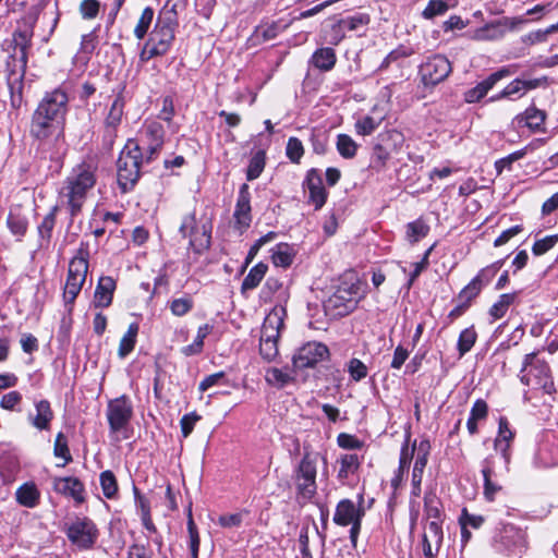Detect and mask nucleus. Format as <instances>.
Wrapping results in <instances>:
<instances>
[{
    "label": "nucleus",
    "instance_id": "nucleus-19",
    "mask_svg": "<svg viewBox=\"0 0 558 558\" xmlns=\"http://www.w3.org/2000/svg\"><path fill=\"white\" fill-rule=\"evenodd\" d=\"M303 187L307 191V203L313 205L315 210L324 207L328 198V192L324 187L320 172L312 168L306 172Z\"/></svg>",
    "mask_w": 558,
    "mask_h": 558
},
{
    "label": "nucleus",
    "instance_id": "nucleus-37",
    "mask_svg": "<svg viewBox=\"0 0 558 558\" xmlns=\"http://www.w3.org/2000/svg\"><path fill=\"white\" fill-rule=\"evenodd\" d=\"M336 60L335 50L329 47H324L313 53L311 62L315 68L322 71H329L335 66Z\"/></svg>",
    "mask_w": 558,
    "mask_h": 558
},
{
    "label": "nucleus",
    "instance_id": "nucleus-48",
    "mask_svg": "<svg viewBox=\"0 0 558 558\" xmlns=\"http://www.w3.org/2000/svg\"><path fill=\"white\" fill-rule=\"evenodd\" d=\"M154 15H155V11L151 7H146L143 10V12L135 25V28H134V36L137 39L141 40V39L145 38V36L147 35L148 29L153 23Z\"/></svg>",
    "mask_w": 558,
    "mask_h": 558
},
{
    "label": "nucleus",
    "instance_id": "nucleus-6",
    "mask_svg": "<svg viewBox=\"0 0 558 558\" xmlns=\"http://www.w3.org/2000/svg\"><path fill=\"white\" fill-rule=\"evenodd\" d=\"M318 453L305 449L304 454L294 470L293 480L298 495L306 500L312 499L317 492Z\"/></svg>",
    "mask_w": 558,
    "mask_h": 558
},
{
    "label": "nucleus",
    "instance_id": "nucleus-63",
    "mask_svg": "<svg viewBox=\"0 0 558 558\" xmlns=\"http://www.w3.org/2000/svg\"><path fill=\"white\" fill-rule=\"evenodd\" d=\"M447 10L448 4L444 0H429L422 14L425 19H433L446 13Z\"/></svg>",
    "mask_w": 558,
    "mask_h": 558
},
{
    "label": "nucleus",
    "instance_id": "nucleus-22",
    "mask_svg": "<svg viewBox=\"0 0 558 558\" xmlns=\"http://www.w3.org/2000/svg\"><path fill=\"white\" fill-rule=\"evenodd\" d=\"M534 463L541 468H553L558 465V436L547 433L539 442L534 457Z\"/></svg>",
    "mask_w": 558,
    "mask_h": 558
},
{
    "label": "nucleus",
    "instance_id": "nucleus-58",
    "mask_svg": "<svg viewBox=\"0 0 558 558\" xmlns=\"http://www.w3.org/2000/svg\"><path fill=\"white\" fill-rule=\"evenodd\" d=\"M286 154L291 162L300 163V160L304 155L302 142L298 137H290L287 143Z\"/></svg>",
    "mask_w": 558,
    "mask_h": 558
},
{
    "label": "nucleus",
    "instance_id": "nucleus-54",
    "mask_svg": "<svg viewBox=\"0 0 558 558\" xmlns=\"http://www.w3.org/2000/svg\"><path fill=\"white\" fill-rule=\"evenodd\" d=\"M413 49L412 48H409V47H405L403 45H400L399 47H397L396 49H393L392 51H390L386 57L385 59L383 60V62L380 63V65L378 66V71H384L386 69H388V66L393 63V62H397L399 61L400 59H404V58H408L410 56L413 54Z\"/></svg>",
    "mask_w": 558,
    "mask_h": 558
},
{
    "label": "nucleus",
    "instance_id": "nucleus-24",
    "mask_svg": "<svg viewBox=\"0 0 558 558\" xmlns=\"http://www.w3.org/2000/svg\"><path fill=\"white\" fill-rule=\"evenodd\" d=\"M35 413H28L29 424L38 430H49L54 413L47 399L34 400Z\"/></svg>",
    "mask_w": 558,
    "mask_h": 558
},
{
    "label": "nucleus",
    "instance_id": "nucleus-10",
    "mask_svg": "<svg viewBox=\"0 0 558 558\" xmlns=\"http://www.w3.org/2000/svg\"><path fill=\"white\" fill-rule=\"evenodd\" d=\"M403 141V135L395 130L379 134L372 153L373 168L376 170L384 169L391 154L402 146Z\"/></svg>",
    "mask_w": 558,
    "mask_h": 558
},
{
    "label": "nucleus",
    "instance_id": "nucleus-43",
    "mask_svg": "<svg viewBox=\"0 0 558 558\" xmlns=\"http://www.w3.org/2000/svg\"><path fill=\"white\" fill-rule=\"evenodd\" d=\"M138 332V325L131 324L128 331L124 333L119 343L118 355L121 359L128 356L134 349L136 343V336Z\"/></svg>",
    "mask_w": 558,
    "mask_h": 558
},
{
    "label": "nucleus",
    "instance_id": "nucleus-5",
    "mask_svg": "<svg viewBox=\"0 0 558 558\" xmlns=\"http://www.w3.org/2000/svg\"><path fill=\"white\" fill-rule=\"evenodd\" d=\"M520 374L522 384L542 389L547 395L556 392L550 367L537 353L525 354Z\"/></svg>",
    "mask_w": 558,
    "mask_h": 558
},
{
    "label": "nucleus",
    "instance_id": "nucleus-46",
    "mask_svg": "<svg viewBox=\"0 0 558 558\" xmlns=\"http://www.w3.org/2000/svg\"><path fill=\"white\" fill-rule=\"evenodd\" d=\"M336 147L341 157L352 159L357 151V144L348 134H339L337 136Z\"/></svg>",
    "mask_w": 558,
    "mask_h": 558
},
{
    "label": "nucleus",
    "instance_id": "nucleus-64",
    "mask_svg": "<svg viewBox=\"0 0 558 558\" xmlns=\"http://www.w3.org/2000/svg\"><path fill=\"white\" fill-rule=\"evenodd\" d=\"M482 287L472 279L458 294L457 300H464L468 303H472V301L481 293Z\"/></svg>",
    "mask_w": 558,
    "mask_h": 558
},
{
    "label": "nucleus",
    "instance_id": "nucleus-17",
    "mask_svg": "<svg viewBox=\"0 0 558 558\" xmlns=\"http://www.w3.org/2000/svg\"><path fill=\"white\" fill-rule=\"evenodd\" d=\"M124 106L125 100L120 92L112 101L104 122L102 143L107 148H111L116 141L118 126L121 124L124 114Z\"/></svg>",
    "mask_w": 558,
    "mask_h": 558
},
{
    "label": "nucleus",
    "instance_id": "nucleus-40",
    "mask_svg": "<svg viewBox=\"0 0 558 558\" xmlns=\"http://www.w3.org/2000/svg\"><path fill=\"white\" fill-rule=\"evenodd\" d=\"M213 327L208 324H204L198 327L197 335L194 341L181 349V353L185 356H192L199 354L204 348V340L210 333Z\"/></svg>",
    "mask_w": 558,
    "mask_h": 558
},
{
    "label": "nucleus",
    "instance_id": "nucleus-3",
    "mask_svg": "<svg viewBox=\"0 0 558 558\" xmlns=\"http://www.w3.org/2000/svg\"><path fill=\"white\" fill-rule=\"evenodd\" d=\"M35 23V17H24L21 22H19V26L16 27L12 35V43L14 45L15 51H19L20 53L19 61L21 63L20 77L14 82L9 81L11 104L13 107H19L22 100V80L27 68L28 50L32 46Z\"/></svg>",
    "mask_w": 558,
    "mask_h": 558
},
{
    "label": "nucleus",
    "instance_id": "nucleus-51",
    "mask_svg": "<svg viewBox=\"0 0 558 558\" xmlns=\"http://www.w3.org/2000/svg\"><path fill=\"white\" fill-rule=\"evenodd\" d=\"M505 259H499L493 264L482 268L478 274L473 278L482 288L487 286L502 267Z\"/></svg>",
    "mask_w": 558,
    "mask_h": 558
},
{
    "label": "nucleus",
    "instance_id": "nucleus-62",
    "mask_svg": "<svg viewBox=\"0 0 558 558\" xmlns=\"http://www.w3.org/2000/svg\"><path fill=\"white\" fill-rule=\"evenodd\" d=\"M558 242V235H548L534 242L532 252L536 256H541L551 250Z\"/></svg>",
    "mask_w": 558,
    "mask_h": 558
},
{
    "label": "nucleus",
    "instance_id": "nucleus-30",
    "mask_svg": "<svg viewBox=\"0 0 558 558\" xmlns=\"http://www.w3.org/2000/svg\"><path fill=\"white\" fill-rule=\"evenodd\" d=\"M116 281L110 276L100 277L94 293V304L96 307H108L112 303Z\"/></svg>",
    "mask_w": 558,
    "mask_h": 558
},
{
    "label": "nucleus",
    "instance_id": "nucleus-49",
    "mask_svg": "<svg viewBox=\"0 0 558 558\" xmlns=\"http://www.w3.org/2000/svg\"><path fill=\"white\" fill-rule=\"evenodd\" d=\"M476 339L477 333L473 326L465 328L460 332L457 343L460 357H462L473 348V345L476 342Z\"/></svg>",
    "mask_w": 558,
    "mask_h": 558
},
{
    "label": "nucleus",
    "instance_id": "nucleus-38",
    "mask_svg": "<svg viewBox=\"0 0 558 558\" xmlns=\"http://www.w3.org/2000/svg\"><path fill=\"white\" fill-rule=\"evenodd\" d=\"M268 266L265 263H258L253 266L241 284V292L254 290L257 288L267 272Z\"/></svg>",
    "mask_w": 558,
    "mask_h": 558
},
{
    "label": "nucleus",
    "instance_id": "nucleus-7",
    "mask_svg": "<svg viewBox=\"0 0 558 558\" xmlns=\"http://www.w3.org/2000/svg\"><path fill=\"white\" fill-rule=\"evenodd\" d=\"M360 299V283L343 280L325 302V308L333 316L343 317L356 308Z\"/></svg>",
    "mask_w": 558,
    "mask_h": 558
},
{
    "label": "nucleus",
    "instance_id": "nucleus-11",
    "mask_svg": "<svg viewBox=\"0 0 558 558\" xmlns=\"http://www.w3.org/2000/svg\"><path fill=\"white\" fill-rule=\"evenodd\" d=\"M165 128L160 122L149 121L143 126L140 141H136L145 153L147 163L151 162L159 155L165 142Z\"/></svg>",
    "mask_w": 558,
    "mask_h": 558
},
{
    "label": "nucleus",
    "instance_id": "nucleus-16",
    "mask_svg": "<svg viewBox=\"0 0 558 558\" xmlns=\"http://www.w3.org/2000/svg\"><path fill=\"white\" fill-rule=\"evenodd\" d=\"M36 109L65 122L69 111V96L62 87L45 93Z\"/></svg>",
    "mask_w": 558,
    "mask_h": 558
},
{
    "label": "nucleus",
    "instance_id": "nucleus-53",
    "mask_svg": "<svg viewBox=\"0 0 558 558\" xmlns=\"http://www.w3.org/2000/svg\"><path fill=\"white\" fill-rule=\"evenodd\" d=\"M265 379L271 386L283 388L292 380V377L280 368L271 367L266 371Z\"/></svg>",
    "mask_w": 558,
    "mask_h": 558
},
{
    "label": "nucleus",
    "instance_id": "nucleus-13",
    "mask_svg": "<svg viewBox=\"0 0 558 558\" xmlns=\"http://www.w3.org/2000/svg\"><path fill=\"white\" fill-rule=\"evenodd\" d=\"M519 71L518 64H509L501 66L494 73L489 74L485 80L477 83L476 86L464 93V101L475 104L483 99L490 89L501 80L514 75Z\"/></svg>",
    "mask_w": 558,
    "mask_h": 558
},
{
    "label": "nucleus",
    "instance_id": "nucleus-45",
    "mask_svg": "<svg viewBox=\"0 0 558 558\" xmlns=\"http://www.w3.org/2000/svg\"><path fill=\"white\" fill-rule=\"evenodd\" d=\"M266 165V153L264 150L256 151L250 159L246 169V179L253 181L257 179L265 169Z\"/></svg>",
    "mask_w": 558,
    "mask_h": 558
},
{
    "label": "nucleus",
    "instance_id": "nucleus-34",
    "mask_svg": "<svg viewBox=\"0 0 558 558\" xmlns=\"http://www.w3.org/2000/svg\"><path fill=\"white\" fill-rule=\"evenodd\" d=\"M16 501L26 508H35L40 500V492L33 482L24 483L15 492Z\"/></svg>",
    "mask_w": 558,
    "mask_h": 558
},
{
    "label": "nucleus",
    "instance_id": "nucleus-33",
    "mask_svg": "<svg viewBox=\"0 0 558 558\" xmlns=\"http://www.w3.org/2000/svg\"><path fill=\"white\" fill-rule=\"evenodd\" d=\"M57 211L58 206H53L51 210L44 217L43 221L39 223L37 230H38V247L39 248H48L52 230L56 226V219H57Z\"/></svg>",
    "mask_w": 558,
    "mask_h": 558
},
{
    "label": "nucleus",
    "instance_id": "nucleus-12",
    "mask_svg": "<svg viewBox=\"0 0 558 558\" xmlns=\"http://www.w3.org/2000/svg\"><path fill=\"white\" fill-rule=\"evenodd\" d=\"M452 71L450 61L442 54H434L420 65L418 74L424 86H436Z\"/></svg>",
    "mask_w": 558,
    "mask_h": 558
},
{
    "label": "nucleus",
    "instance_id": "nucleus-42",
    "mask_svg": "<svg viewBox=\"0 0 558 558\" xmlns=\"http://www.w3.org/2000/svg\"><path fill=\"white\" fill-rule=\"evenodd\" d=\"M360 459L355 453L343 454L340 458V469L338 471V480L342 483L351 475L354 474L360 468Z\"/></svg>",
    "mask_w": 558,
    "mask_h": 558
},
{
    "label": "nucleus",
    "instance_id": "nucleus-1",
    "mask_svg": "<svg viewBox=\"0 0 558 558\" xmlns=\"http://www.w3.org/2000/svg\"><path fill=\"white\" fill-rule=\"evenodd\" d=\"M97 165L93 160H83L73 167L65 178L60 190V198L66 205L72 217L77 216L87 198V194L94 189Z\"/></svg>",
    "mask_w": 558,
    "mask_h": 558
},
{
    "label": "nucleus",
    "instance_id": "nucleus-39",
    "mask_svg": "<svg viewBox=\"0 0 558 558\" xmlns=\"http://www.w3.org/2000/svg\"><path fill=\"white\" fill-rule=\"evenodd\" d=\"M509 469L505 471L504 461L501 459V454L498 457L496 454H490L484 459L482 462V474L483 477H492L497 478L508 473Z\"/></svg>",
    "mask_w": 558,
    "mask_h": 558
},
{
    "label": "nucleus",
    "instance_id": "nucleus-47",
    "mask_svg": "<svg viewBox=\"0 0 558 558\" xmlns=\"http://www.w3.org/2000/svg\"><path fill=\"white\" fill-rule=\"evenodd\" d=\"M279 337H268L260 333L259 353L264 360L270 362L278 355Z\"/></svg>",
    "mask_w": 558,
    "mask_h": 558
},
{
    "label": "nucleus",
    "instance_id": "nucleus-26",
    "mask_svg": "<svg viewBox=\"0 0 558 558\" xmlns=\"http://www.w3.org/2000/svg\"><path fill=\"white\" fill-rule=\"evenodd\" d=\"M547 84V77H538L531 80H523L517 77L512 80L502 90L501 96H507V99L514 100L523 97L529 90L538 88Z\"/></svg>",
    "mask_w": 558,
    "mask_h": 558
},
{
    "label": "nucleus",
    "instance_id": "nucleus-32",
    "mask_svg": "<svg viewBox=\"0 0 558 558\" xmlns=\"http://www.w3.org/2000/svg\"><path fill=\"white\" fill-rule=\"evenodd\" d=\"M213 225L209 219L202 220L199 229L190 238V247L196 253L202 254L209 248L211 242Z\"/></svg>",
    "mask_w": 558,
    "mask_h": 558
},
{
    "label": "nucleus",
    "instance_id": "nucleus-2",
    "mask_svg": "<svg viewBox=\"0 0 558 558\" xmlns=\"http://www.w3.org/2000/svg\"><path fill=\"white\" fill-rule=\"evenodd\" d=\"M64 121L53 116L44 113L43 110L35 109L32 114L29 134L33 138L40 142L46 141L53 134L54 130L58 129L57 134L50 143L51 160H60L66 155L68 144L64 134Z\"/></svg>",
    "mask_w": 558,
    "mask_h": 558
},
{
    "label": "nucleus",
    "instance_id": "nucleus-28",
    "mask_svg": "<svg viewBox=\"0 0 558 558\" xmlns=\"http://www.w3.org/2000/svg\"><path fill=\"white\" fill-rule=\"evenodd\" d=\"M53 489L64 496L73 498L76 502L84 501V484L77 477H56Z\"/></svg>",
    "mask_w": 558,
    "mask_h": 558
},
{
    "label": "nucleus",
    "instance_id": "nucleus-36",
    "mask_svg": "<svg viewBox=\"0 0 558 558\" xmlns=\"http://www.w3.org/2000/svg\"><path fill=\"white\" fill-rule=\"evenodd\" d=\"M281 31L282 27L277 22L260 24L255 28L251 41L253 45H260L275 39Z\"/></svg>",
    "mask_w": 558,
    "mask_h": 558
},
{
    "label": "nucleus",
    "instance_id": "nucleus-61",
    "mask_svg": "<svg viewBox=\"0 0 558 558\" xmlns=\"http://www.w3.org/2000/svg\"><path fill=\"white\" fill-rule=\"evenodd\" d=\"M201 223H197L195 213L187 214L183 217L179 232L183 238H191L198 229Z\"/></svg>",
    "mask_w": 558,
    "mask_h": 558
},
{
    "label": "nucleus",
    "instance_id": "nucleus-15",
    "mask_svg": "<svg viewBox=\"0 0 558 558\" xmlns=\"http://www.w3.org/2000/svg\"><path fill=\"white\" fill-rule=\"evenodd\" d=\"M329 355V349L322 342H307L302 345L293 355L292 363L294 368L304 369L314 367L318 362L324 361Z\"/></svg>",
    "mask_w": 558,
    "mask_h": 558
},
{
    "label": "nucleus",
    "instance_id": "nucleus-59",
    "mask_svg": "<svg viewBox=\"0 0 558 558\" xmlns=\"http://www.w3.org/2000/svg\"><path fill=\"white\" fill-rule=\"evenodd\" d=\"M169 307L174 316L181 317L186 315L193 308V300L191 296L173 299L169 303Z\"/></svg>",
    "mask_w": 558,
    "mask_h": 558
},
{
    "label": "nucleus",
    "instance_id": "nucleus-9",
    "mask_svg": "<svg viewBox=\"0 0 558 558\" xmlns=\"http://www.w3.org/2000/svg\"><path fill=\"white\" fill-rule=\"evenodd\" d=\"M63 532L70 543L80 550L92 549L99 536L96 524L87 517H76L74 520L64 523Z\"/></svg>",
    "mask_w": 558,
    "mask_h": 558
},
{
    "label": "nucleus",
    "instance_id": "nucleus-25",
    "mask_svg": "<svg viewBox=\"0 0 558 558\" xmlns=\"http://www.w3.org/2000/svg\"><path fill=\"white\" fill-rule=\"evenodd\" d=\"M513 437L514 435L509 427L508 420L506 417H500L498 423V435L494 441V449L496 452L501 454L505 471L508 470V465L510 464V444Z\"/></svg>",
    "mask_w": 558,
    "mask_h": 558
},
{
    "label": "nucleus",
    "instance_id": "nucleus-29",
    "mask_svg": "<svg viewBox=\"0 0 558 558\" xmlns=\"http://www.w3.org/2000/svg\"><path fill=\"white\" fill-rule=\"evenodd\" d=\"M286 316V307L282 305L274 306L264 319L260 333L268 335V337H280V331L283 328Z\"/></svg>",
    "mask_w": 558,
    "mask_h": 558
},
{
    "label": "nucleus",
    "instance_id": "nucleus-18",
    "mask_svg": "<svg viewBox=\"0 0 558 558\" xmlns=\"http://www.w3.org/2000/svg\"><path fill=\"white\" fill-rule=\"evenodd\" d=\"M175 28L173 19L161 20V16H159L147 39V45L158 49L161 56L166 54L174 40Z\"/></svg>",
    "mask_w": 558,
    "mask_h": 558
},
{
    "label": "nucleus",
    "instance_id": "nucleus-21",
    "mask_svg": "<svg viewBox=\"0 0 558 558\" xmlns=\"http://www.w3.org/2000/svg\"><path fill=\"white\" fill-rule=\"evenodd\" d=\"M234 229L241 233L246 230L252 222V207L250 186L243 183L239 189V194L233 213Z\"/></svg>",
    "mask_w": 558,
    "mask_h": 558
},
{
    "label": "nucleus",
    "instance_id": "nucleus-31",
    "mask_svg": "<svg viewBox=\"0 0 558 558\" xmlns=\"http://www.w3.org/2000/svg\"><path fill=\"white\" fill-rule=\"evenodd\" d=\"M213 225L209 219L202 220L199 229L190 238V247L196 253L202 254L209 248L211 242Z\"/></svg>",
    "mask_w": 558,
    "mask_h": 558
},
{
    "label": "nucleus",
    "instance_id": "nucleus-52",
    "mask_svg": "<svg viewBox=\"0 0 558 558\" xmlns=\"http://www.w3.org/2000/svg\"><path fill=\"white\" fill-rule=\"evenodd\" d=\"M100 486L105 497L112 499L118 493V483L113 472L107 470L99 475Z\"/></svg>",
    "mask_w": 558,
    "mask_h": 558
},
{
    "label": "nucleus",
    "instance_id": "nucleus-60",
    "mask_svg": "<svg viewBox=\"0 0 558 558\" xmlns=\"http://www.w3.org/2000/svg\"><path fill=\"white\" fill-rule=\"evenodd\" d=\"M380 124V120L371 116H365L355 122V131L359 135L372 134Z\"/></svg>",
    "mask_w": 558,
    "mask_h": 558
},
{
    "label": "nucleus",
    "instance_id": "nucleus-14",
    "mask_svg": "<svg viewBox=\"0 0 558 558\" xmlns=\"http://www.w3.org/2000/svg\"><path fill=\"white\" fill-rule=\"evenodd\" d=\"M133 416V405L125 395L116 398L108 403L107 418L111 432L117 433L123 429Z\"/></svg>",
    "mask_w": 558,
    "mask_h": 558
},
{
    "label": "nucleus",
    "instance_id": "nucleus-57",
    "mask_svg": "<svg viewBox=\"0 0 558 558\" xmlns=\"http://www.w3.org/2000/svg\"><path fill=\"white\" fill-rule=\"evenodd\" d=\"M347 372L349 373L351 379H353L354 381H360L364 379L368 374L367 366L356 357H352L348 362Z\"/></svg>",
    "mask_w": 558,
    "mask_h": 558
},
{
    "label": "nucleus",
    "instance_id": "nucleus-4",
    "mask_svg": "<svg viewBox=\"0 0 558 558\" xmlns=\"http://www.w3.org/2000/svg\"><path fill=\"white\" fill-rule=\"evenodd\" d=\"M147 163L142 147L136 140H129L117 161L118 185L122 193L135 186L141 178V168Z\"/></svg>",
    "mask_w": 558,
    "mask_h": 558
},
{
    "label": "nucleus",
    "instance_id": "nucleus-41",
    "mask_svg": "<svg viewBox=\"0 0 558 558\" xmlns=\"http://www.w3.org/2000/svg\"><path fill=\"white\" fill-rule=\"evenodd\" d=\"M428 232L429 226L422 218L411 221L405 226V239L411 244L424 239Z\"/></svg>",
    "mask_w": 558,
    "mask_h": 558
},
{
    "label": "nucleus",
    "instance_id": "nucleus-23",
    "mask_svg": "<svg viewBox=\"0 0 558 558\" xmlns=\"http://www.w3.org/2000/svg\"><path fill=\"white\" fill-rule=\"evenodd\" d=\"M444 532L440 522L430 521L422 537L423 554L425 558H436L442 545Z\"/></svg>",
    "mask_w": 558,
    "mask_h": 558
},
{
    "label": "nucleus",
    "instance_id": "nucleus-20",
    "mask_svg": "<svg viewBox=\"0 0 558 558\" xmlns=\"http://www.w3.org/2000/svg\"><path fill=\"white\" fill-rule=\"evenodd\" d=\"M363 502V494H359L357 496V506L350 499L340 500L336 507L333 522L339 526H348L355 520L363 519L365 515Z\"/></svg>",
    "mask_w": 558,
    "mask_h": 558
},
{
    "label": "nucleus",
    "instance_id": "nucleus-44",
    "mask_svg": "<svg viewBox=\"0 0 558 558\" xmlns=\"http://www.w3.org/2000/svg\"><path fill=\"white\" fill-rule=\"evenodd\" d=\"M424 511L428 519H434V521L439 522L441 517V501L434 490L425 493Z\"/></svg>",
    "mask_w": 558,
    "mask_h": 558
},
{
    "label": "nucleus",
    "instance_id": "nucleus-35",
    "mask_svg": "<svg viewBox=\"0 0 558 558\" xmlns=\"http://www.w3.org/2000/svg\"><path fill=\"white\" fill-rule=\"evenodd\" d=\"M546 113L534 106L529 107L524 112L518 114L514 120L524 124L533 132L541 131Z\"/></svg>",
    "mask_w": 558,
    "mask_h": 558
},
{
    "label": "nucleus",
    "instance_id": "nucleus-8",
    "mask_svg": "<svg viewBox=\"0 0 558 558\" xmlns=\"http://www.w3.org/2000/svg\"><path fill=\"white\" fill-rule=\"evenodd\" d=\"M88 272V252L80 248L70 260L66 281L63 290V300L66 305H72L80 294L86 281Z\"/></svg>",
    "mask_w": 558,
    "mask_h": 558
},
{
    "label": "nucleus",
    "instance_id": "nucleus-50",
    "mask_svg": "<svg viewBox=\"0 0 558 558\" xmlns=\"http://www.w3.org/2000/svg\"><path fill=\"white\" fill-rule=\"evenodd\" d=\"M369 21V15L366 13H356L339 20L340 26L344 27L347 32H357L368 25Z\"/></svg>",
    "mask_w": 558,
    "mask_h": 558
},
{
    "label": "nucleus",
    "instance_id": "nucleus-27",
    "mask_svg": "<svg viewBox=\"0 0 558 558\" xmlns=\"http://www.w3.org/2000/svg\"><path fill=\"white\" fill-rule=\"evenodd\" d=\"M514 25L515 22L513 20L504 17L476 29L474 38L477 40L500 39L505 36L507 29H512Z\"/></svg>",
    "mask_w": 558,
    "mask_h": 558
},
{
    "label": "nucleus",
    "instance_id": "nucleus-55",
    "mask_svg": "<svg viewBox=\"0 0 558 558\" xmlns=\"http://www.w3.org/2000/svg\"><path fill=\"white\" fill-rule=\"evenodd\" d=\"M53 454L57 458H62L64 460L61 466L66 465L72 461V456L68 446V438L63 433H58L54 439L53 446Z\"/></svg>",
    "mask_w": 558,
    "mask_h": 558
},
{
    "label": "nucleus",
    "instance_id": "nucleus-56",
    "mask_svg": "<svg viewBox=\"0 0 558 558\" xmlns=\"http://www.w3.org/2000/svg\"><path fill=\"white\" fill-rule=\"evenodd\" d=\"M293 262V254L288 244H278L272 253V263L276 266L289 267Z\"/></svg>",
    "mask_w": 558,
    "mask_h": 558
}]
</instances>
